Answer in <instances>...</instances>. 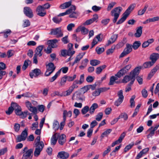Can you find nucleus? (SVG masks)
Instances as JSON below:
<instances>
[{
  "label": "nucleus",
  "instance_id": "obj_60",
  "mask_svg": "<svg viewBox=\"0 0 159 159\" xmlns=\"http://www.w3.org/2000/svg\"><path fill=\"white\" fill-rule=\"evenodd\" d=\"M71 50L72 49L70 48H69V49L67 50V55L72 56L73 55L75 54V51H71Z\"/></svg>",
  "mask_w": 159,
  "mask_h": 159
},
{
  "label": "nucleus",
  "instance_id": "obj_39",
  "mask_svg": "<svg viewBox=\"0 0 159 159\" xmlns=\"http://www.w3.org/2000/svg\"><path fill=\"white\" fill-rule=\"evenodd\" d=\"M53 127L55 131L59 129V122L57 120H54L53 124Z\"/></svg>",
  "mask_w": 159,
  "mask_h": 159
},
{
  "label": "nucleus",
  "instance_id": "obj_25",
  "mask_svg": "<svg viewBox=\"0 0 159 159\" xmlns=\"http://www.w3.org/2000/svg\"><path fill=\"white\" fill-rule=\"evenodd\" d=\"M47 66H48L47 68V70L53 72L56 68V67L54 64L51 62H49Z\"/></svg>",
  "mask_w": 159,
  "mask_h": 159
},
{
  "label": "nucleus",
  "instance_id": "obj_1",
  "mask_svg": "<svg viewBox=\"0 0 159 159\" xmlns=\"http://www.w3.org/2000/svg\"><path fill=\"white\" fill-rule=\"evenodd\" d=\"M40 137L38 136L35 140L36 143H35L34 146L35 147V150L34 152V155L35 157H38L40 154L44 147V144L43 141H40Z\"/></svg>",
  "mask_w": 159,
  "mask_h": 159
},
{
  "label": "nucleus",
  "instance_id": "obj_47",
  "mask_svg": "<svg viewBox=\"0 0 159 159\" xmlns=\"http://www.w3.org/2000/svg\"><path fill=\"white\" fill-rule=\"evenodd\" d=\"M89 111V107L88 106H86L82 109L81 112L82 114L84 115L86 113Z\"/></svg>",
  "mask_w": 159,
  "mask_h": 159
},
{
  "label": "nucleus",
  "instance_id": "obj_63",
  "mask_svg": "<svg viewBox=\"0 0 159 159\" xmlns=\"http://www.w3.org/2000/svg\"><path fill=\"white\" fill-rule=\"evenodd\" d=\"M101 8V7H98L96 5L93 6L92 8V10L95 12H97L100 10Z\"/></svg>",
  "mask_w": 159,
  "mask_h": 159
},
{
  "label": "nucleus",
  "instance_id": "obj_45",
  "mask_svg": "<svg viewBox=\"0 0 159 159\" xmlns=\"http://www.w3.org/2000/svg\"><path fill=\"white\" fill-rule=\"evenodd\" d=\"M11 105L12 107L13 110H15V111L21 107L19 105L16 103L12 102L11 104Z\"/></svg>",
  "mask_w": 159,
  "mask_h": 159
},
{
  "label": "nucleus",
  "instance_id": "obj_36",
  "mask_svg": "<svg viewBox=\"0 0 159 159\" xmlns=\"http://www.w3.org/2000/svg\"><path fill=\"white\" fill-rule=\"evenodd\" d=\"M100 61L97 60H92L90 61V64L92 66H95L100 64Z\"/></svg>",
  "mask_w": 159,
  "mask_h": 159
},
{
  "label": "nucleus",
  "instance_id": "obj_53",
  "mask_svg": "<svg viewBox=\"0 0 159 159\" xmlns=\"http://www.w3.org/2000/svg\"><path fill=\"white\" fill-rule=\"evenodd\" d=\"M28 110L34 114H36L37 113V109L35 107L32 106Z\"/></svg>",
  "mask_w": 159,
  "mask_h": 159
},
{
  "label": "nucleus",
  "instance_id": "obj_14",
  "mask_svg": "<svg viewBox=\"0 0 159 159\" xmlns=\"http://www.w3.org/2000/svg\"><path fill=\"white\" fill-rule=\"evenodd\" d=\"M141 68V67L140 66L135 67L131 71L130 75H132V77L135 78L136 76L139 75Z\"/></svg>",
  "mask_w": 159,
  "mask_h": 159
},
{
  "label": "nucleus",
  "instance_id": "obj_59",
  "mask_svg": "<svg viewBox=\"0 0 159 159\" xmlns=\"http://www.w3.org/2000/svg\"><path fill=\"white\" fill-rule=\"evenodd\" d=\"M20 125L18 123H15L14 125V129L16 132H18L20 129Z\"/></svg>",
  "mask_w": 159,
  "mask_h": 159
},
{
  "label": "nucleus",
  "instance_id": "obj_17",
  "mask_svg": "<svg viewBox=\"0 0 159 159\" xmlns=\"http://www.w3.org/2000/svg\"><path fill=\"white\" fill-rule=\"evenodd\" d=\"M85 53L82 52L80 53L76 57L74 61L72 64V66H73L75 64L79 62L80 60L83 57Z\"/></svg>",
  "mask_w": 159,
  "mask_h": 159
},
{
  "label": "nucleus",
  "instance_id": "obj_10",
  "mask_svg": "<svg viewBox=\"0 0 159 159\" xmlns=\"http://www.w3.org/2000/svg\"><path fill=\"white\" fill-rule=\"evenodd\" d=\"M37 14L40 16L43 17L46 15V11L41 5L37 7L36 9Z\"/></svg>",
  "mask_w": 159,
  "mask_h": 159
},
{
  "label": "nucleus",
  "instance_id": "obj_8",
  "mask_svg": "<svg viewBox=\"0 0 159 159\" xmlns=\"http://www.w3.org/2000/svg\"><path fill=\"white\" fill-rule=\"evenodd\" d=\"M23 12L25 15L29 18H32L33 17L34 15L33 11L29 7H24Z\"/></svg>",
  "mask_w": 159,
  "mask_h": 159
},
{
  "label": "nucleus",
  "instance_id": "obj_35",
  "mask_svg": "<svg viewBox=\"0 0 159 159\" xmlns=\"http://www.w3.org/2000/svg\"><path fill=\"white\" fill-rule=\"evenodd\" d=\"M112 131L111 129H108L103 132L102 134L101 137L102 138H103L105 136H107L108 134L111 133Z\"/></svg>",
  "mask_w": 159,
  "mask_h": 159
},
{
  "label": "nucleus",
  "instance_id": "obj_4",
  "mask_svg": "<svg viewBox=\"0 0 159 159\" xmlns=\"http://www.w3.org/2000/svg\"><path fill=\"white\" fill-rule=\"evenodd\" d=\"M27 131V129H25L22 132L21 134L17 136L16 139V143L20 142L26 139L28 136Z\"/></svg>",
  "mask_w": 159,
  "mask_h": 159
},
{
  "label": "nucleus",
  "instance_id": "obj_33",
  "mask_svg": "<svg viewBox=\"0 0 159 159\" xmlns=\"http://www.w3.org/2000/svg\"><path fill=\"white\" fill-rule=\"evenodd\" d=\"M126 73L123 70L121 69L115 75V76H117L118 78H120L123 75H125Z\"/></svg>",
  "mask_w": 159,
  "mask_h": 159
},
{
  "label": "nucleus",
  "instance_id": "obj_40",
  "mask_svg": "<svg viewBox=\"0 0 159 159\" xmlns=\"http://www.w3.org/2000/svg\"><path fill=\"white\" fill-rule=\"evenodd\" d=\"M148 7V5H146L143 9H140L139 10L138 12V15L141 16L143 15L145 12Z\"/></svg>",
  "mask_w": 159,
  "mask_h": 159
},
{
  "label": "nucleus",
  "instance_id": "obj_28",
  "mask_svg": "<svg viewBox=\"0 0 159 159\" xmlns=\"http://www.w3.org/2000/svg\"><path fill=\"white\" fill-rule=\"evenodd\" d=\"M118 79V78L116 76H112L110 77V82L109 83V85H112L114 83H118L117 82H116V81Z\"/></svg>",
  "mask_w": 159,
  "mask_h": 159
},
{
  "label": "nucleus",
  "instance_id": "obj_18",
  "mask_svg": "<svg viewBox=\"0 0 159 159\" xmlns=\"http://www.w3.org/2000/svg\"><path fill=\"white\" fill-rule=\"evenodd\" d=\"M58 143L61 145H63L66 142V136L64 134H62L58 136Z\"/></svg>",
  "mask_w": 159,
  "mask_h": 159
},
{
  "label": "nucleus",
  "instance_id": "obj_48",
  "mask_svg": "<svg viewBox=\"0 0 159 159\" xmlns=\"http://www.w3.org/2000/svg\"><path fill=\"white\" fill-rule=\"evenodd\" d=\"M118 117L119 119L123 118L125 120H127L128 118L127 114L125 112L121 113Z\"/></svg>",
  "mask_w": 159,
  "mask_h": 159
},
{
  "label": "nucleus",
  "instance_id": "obj_20",
  "mask_svg": "<svg viewBox=\"0 0 159 159\" xmlns=\"http://www.w3.org/2000/svg\"><path fill=\"white\" fill-rule=\"evenodd\" d=\"M118 34H113L111 36V38L108 40V43L107 45L108 46L113 43L118 38Z\"/></svg>",
  "mask_w": 159,
  "mask_h": 159
},
{
  "label": "nucleus",
  "instance_id": "obj_52",
  "mask_svg": "<svg viewBox=\"0 0 159 159\" xmlns=\"http://www.w3.org/2000/svg\"><path fill=\"white\" fill-rule=\"evenodd\" d=\"M79 84V81L78 80H75L73 82L72 85L70 86V87L73 90L74 89L78 88V86L77 84Z\"/></svg>",
  "mask_w": 159,
  "mask_h": 159
},
{
  "label": "nucleus",
  "instance_id": "obj_6",
  "mask_svg": "<svg viewBox=\"0 0 159 159\" xmlns=\"http://www.w3.org/2000/svg\"><path fill=\"white\" fill-rule=\"evenodd\" d=\"M126 48L119 56V58L124 57L129 54L132 51V49L131 45L129 43H127L126 44Z\"/></svg>",
  "mask_w": 159,
  "mask_h": 159
},
{
  "label": "nucleus",
  "instance_id": "obj_49",
  "mask_svg": "<svg viewBox=\"0 0 159 159\" xmlns=\"http://www.w3.org/2000/svg\"><path fill=\"white\" fill-rule=\"evenodd\" d=\"M103 114L102 112L98 113L96 116V120L98 121H100L103 117Z\"/></svg>",
  "mask_w": 159,
  "mask_h": 159
},
{
  "label": "nucleus",
  "instance_id": "obj_24",
  "mask_svg": "<svg viewBox=\"0 0 159 159\" xmlns=\"http://www.w3.org/2000/svg\"><path fill=\"white\" fill-rule=\"evenodd\" d=\"M89 62V60L87 58H85L81 61V65L79 66V67L81 70H83L87 66Z\"/></svg>",
  "mask_w": 159,
  "mask_h": 159
},
{
  "label": "nucleus",
  "instance_id": "obj_37",
  "mask_svg": "<svg viewBox=\"0 0 159 159\" xmlns=\"http://www.w3.org/2000/svg\"><path fill=\"white\" fill-rule=\"evenodd\" d=\"M153 65L154 64L151 62V61H147L143 63V66L145 68H147L150 67Z\"/></svg>",
  "mask_w": 159,
  "mask_h": 159
},
{
  "label": "nucleus",
  "instance_id": "obj_41",
  "mask_svg": "<svg viewBox=\"0 0 159 159\" xmlns=\"http://www.w3.org/2000/svg\"><path fill=\"white\" fill-rule=\"evenodd\" d=\"M73 90L70 87L68 90L62 92L63 95L64 96H67L70 95L73 91Z\"/></svg>",
  "mask_w": 159,
  "mask_h": 159
},
{
  "label": "nucleus",
  "instance_id": "obj_26",
  "mask_svg": "<svg viewBox=\"0 0 159 159\" xmlns=\"http://www.w3.org/2000/svg\"><path fill=\"white\" fill-rule=\"evenodd\" d=\"M72 2L70 1L69 2H66L61 4L59 7L61 9H64L69 7L71 5Z\"/></svg>",
  "mask_w": 159,
  "mask_h": 159
},
{
  "label": "nucleus",
  "instance_id": "obj_29",
  "mask_svg": "<svg viewBox=\"0 0 159 159\" xmlns=\"http://www.w3.org/2000/svg\"><path fill=\"white\" fill-rule=\"evenodd\" d=\"M141 43L140 41H135L132 45V47L134 49H137L141 45Z\"/></svg>",
  "mask_w": 159,
  "mask_h": 159
},
{
  "label": "nucleus",
  "instance_id": "obj_62",
  "mask_svg": "<svg viewBox=\"0 0 159 159\" xmlns=\"http://www.w3.org/2000/svg\"><path fill=\"white\" fill-rule=\"evenodd\" d=\"M81 31L82 34H87L89 31L88 29H86L84 27H83L81 28Z\"/></svg>",
  "mask_w": 159,
  "mask_h": 159
},
{
  "label": "nucleus",
  "instance_id": "obj_51",
  "mask_svg": "<svg viewBox=\"0 0 159 159\" xmlns=\"http://www.w3.org/2000/svg\"><path fill=\"white\" fill-rule=\"evenodd\" d=\"M135 98V96H133L130 99V107L131 108L134 107L135 106V102L134 100Z\"/></svg>",
  "mask_w": 159,
  "mask_h": 159
},
{
  "label": "nucleus",
  "instance_id": "obj_64",
  "mask_svg": "<svg viewBox=\"0 0 159 159\" xmlns=\"http://www.w3.org/2000/svg\"><path fill=\"white\" fill-rule=\"evenodd\" d=\"M13 109L11 105V107H9L7 111H6V113L8 115L11 114L13 111Z\"/></svg>",
  "mask_w": 159,
  "mask_h": 159
},
{
  "label": "nucleus",
  "instance_id": "obj_61",
  "mask_svg": "<svg viewBox=\"0 0 159 159\" xmlns=\"http://www.w3.org/2000/svg\"><path fill=\"white\" fill-rule=\"evenodd\" d=\"M111 150V148L110 146H108L107 148V149L104 151L102 154L103 157H104Z\"/></svg>",
  "mask_w": 159,
  "mask_h": 159
},
{
  "label": "nucleus",
  "instance_id": "obj_54",
  "mask_svg": "<svg viewBox=\"0 0 159 159\" xmlns=\"http://www.w3.org/2000/svg\"><path fill=\"white\" fill-rule=\"evenodd\" d=\"M67 81H72L75 79L76 77V75H74L73 76L65 75Z\"/></svg>",
  "mask_w": 159,
  "mask_h": 159
},
{
  "label": "nucleus",
  "instance_id": "obj_12",
  "mask_svg": "<svg viewBox=\"0 0 159 159\" xmlns=\"http://www.w3.org/2000/svg\"><path fill=\"white\" fill-rule=\"evenodd\" d=\"M159 126V125H156L154 127H151L147 130L150 131V133L147 136L148 138L152 137L155 134V131L157 129Z\"/></svg>",
  "mask_w": 159,
  "mask_h": 159
},
{
  "label": "nucleus",
  "instance_id": "obj_23",
  "mask_svg": "<svg viewBox=\"0 0 159 159\" xmlns=\"http://www.w3.org/2000/svg\"><path fill=\"white\" fill-rule=\"evenodd\" d=\"M59 135V134L56 133L53 134L51 138V144L52 145H55L57 142L58 138L57 136L58 137Z\"/></svg>",
  "mask_w": 159,
  "mask_h": 159
},
{
  "label": "nucleus",
  "instance_id": "obj_46",
  "mask_svg": "<svg viewBox=\"0 0 159 159\" xmlns=\"http://www.w3.org/2000/svg\"><path fill=\"white\" fill-rule=\"evenodd\" d=\"M70 14L69 17L71 18H76L79 15L78 12L77 11H72Z\"/></svg>",
  "mask_w": 159,
  "mask_h": 159
},
{
  "label": "nucleus",
  "instance_id": "obj_44",
  "mask_svg": "<svg viewBox=\"0 0 159 159\" xmlns=\"http://www.w3.org/2000/svg\"><path fill=\"white\" fill-rule=\"evenodd\" d=\"M121 147V144H120L119 146L116 147L115 149L113 150L110 153L111 156H115L116 155L115 152H117L120 148Z\"/></svg>",
  "mask_w": 159,
  "mask_h": 159
},
{
  "label": "nucleus",
  "instance_id": "obj_32",
  "mask_svg": "<svg viewBox=\"0 0 159 159\" xmlns=\"http://www.w3.org/2000/svg\"><path fill=\"white\" fill-rule=\"evenodd\" d=\"M60 70H58L55 74V75L50 78L49 79V80L50 82H52L55 80L57 77L60 75Z\"/></svg>",
  "mask_w": 159,
  "mask_h": 159
},
{
  "label": "nucleus",
  "instance_id": "obj_58",
  "mask_svg": "<svg viewBox=\"0 0 159 159\" xmlns=\"http://www.w3.org/2000/svg\"><path fill=\"white\" fill-rule=\"evenodd\" d=\"M14 51L12 50H9L7 52V55L8 58H10L14 55Z\"/></svg>",
  "mask_w": 159,
  "mask_h": 159
},
{
  "label": "nucleus",
  "instance_id": "obj_27",
  "mask_svg": "<svg viewBox=\"0 0 159 159\" xmlns=\"http://www.w3.org/2000/svg\"><path fill=\"white\" fill-rule=\"evenodd\" d=\"M98 107V105L96 103H93L89 108V113L92 114L94 112L95 110Z\"/></svg>",
  "mask_w": 159,
  "mask_h": 159
},
{
  "label": "nucleus",
  "instance_id": "obj_2",
  "mask_svg": "<svg viewBox=\"0 0 159 159\" xmlns=\"http://www.w3.org/2000/svg\"><path fill=\"white\" fill-rule=\"evenodd\" d=\"M135 6V4L130 5L123 14L122 17L117 22L116 24L117 25L120 24L126 20L131 11L134 9Z\"/></svg>",
  "mask_w": 159,
  "mask_h": 159
},
{
  "label": "nucleus",
  "instance_id": "obj_38",
  "mask_svg": "<svg viewBox=\"0 0 159 159\" xmlns=\"http://www.w3.org/2000/svg\"><path fill=\"white\" fill-rule=\"evenodd\" d=\"M58 16V15L57 16L54 17L52 18L53 21L57 24H59L62 20V18Z\"/></svg>",
  "mask_w": 159,
  "mask_h": 159
},
{
  "label": "nucleus",
  "instance_id": "obj_57",
  "mask_svg": "<svg viewBox=\"0 0 159 159\" xmlns=\"http://www.w3.org/2000/svg\"><path fill=\"white\" fill-rule=\"evenodd\" d=\"M94 79V77L89 75L86 78V80L87 82L90 83L93 81Z\"/></svg>",
  "mask_w": 159,
  "mask_h": 159
},
{
  "label": "nucleus",
  "instance_id": "obj_19",
  "mask_svg": "<svg viewBox=\"0 0 159 159\" xmlns=\"http://www.w3.org/2000/svg\"><path fill=\"white\" fill-rule=\"evenodd\" d=\"M143 28V27L141 26L136 28V32L134 34V36L135 37L139 38L141 36L142 33Z\"/></svg>",
  "mask_w": 159,
  "mask_h": 159
},
{
  "label": "nucleus",
  "instance_id": "obj_16",
  "mask_svg": "<svg viewBox=\"0 0 159 159\" xmlns=\"http://www.w3.org/2000/svg\"><path fill=\"white\" fill-rule=\"evenodd\" d=\"M44 46L43 45H39L38 46L35 51V53L34 55H36L39 57H41L42 55V53L41 52Z\"/></svg>",
  "mask_w": 159,
  "mask_h": 159
},
{
  "label": "nucleus",
  "instance_id": "obj_50",
  "mask_svg": "<svg viewBox=\"0 0 159 159\" xmlns=\"http://www.w3.org/2000/svg\"><path fill=\"white\" fill-rule=\"evenodd\" d=\"M30 61L29 60H25L24 63V65L22 66V69L23 70H25L28 67L29 63H30Z\"/></svg>",
  "mask_w": 159,
  "mask_h": 159
},
{
  "label": "nucleus",
  "instance_id": "obj_21",
  "mask_svg": "<svg viewBox=\"0 0 159 159\" xmlns=\"http://www.w3.org/2000/svg\"><path fill=\"white\" fill-rule=\"evenodd\" d=\"M59 40L57 39H53L50 40L48 41V43L49 46L52 48H54L57 47L56 43H57Z\"/></svg>",
  "mask_w": 159,
  "mask_h": 159
},
{
  "label": "nucleus",
  "instance_id": "obj_13",
  "mask_svg": "<svg viewBox=\"0 0 159 159\" xmlns=\"http://www.w3.org/2000/svg\"><path fill=\"white\" fill-rule=\"evenodd\" d=\"M69 157V154L67 152L62 151L59 152L57 155V157L62 159H67Z\"/></svg>",
  "mask_w": 159,
  "mask_h": 159
},
{
  "label": "nucleus",
  "instance_id": "obj_5",
  "mask_svg": "<svg viewBox=\"0 0 159 159\" xmlns=\"http://www.w3.org/2000/svg\"><path fill=\"white\" fill-rule=\"evenodd\" d=\"M50 34L56 35L57 38L61 37L63 35L61 27L52 29Z\"/></svg>",
  "mask_w": 159,
  "mask_h": 159
},
{
  "label": "nucleus",
  "instance_id": "obj_30",
  "mask_svg": "<svg viewBox=\"0 0 159 159\" xmlns=\"http://www.w3.org/2000/svg\"><path fill=\"white\" fill-rule=\"evenodd\" d=\"M132 76L131 75H126L125 76L122 80V82L124 83H126L132 79Z\"/></svg>",
  "mask_w": 159,
  "mask_h": 159
},
{
  "label": "nucleus",
  "instance_id": "obj_34",
  "mask_svg": "<svg viewBox=\"0 0 159 159\" xmlns=\"http://www.w3.org/2000/svg\"><path fill=\"white\" fill-rule=\"evenodd\" d=\"M106 67V65H103L97 67L96 69V73L97 74H100L102 70L105 68Z\"/></svg>",
  "mask_w": 159,
  "mask_h": 159
},
{
  "label": "nucleus",
  "instance_id": "obj_9",
  "mask_svg": "<svg viewBox=\"0 0 159 159\" xmlns=\"http://www.w3.org/2000/svg\"><path fill=\"white\" fill-rule=\"evenodd\" d=\"M33 149H30L24 153L22 159H31L33 156Z\"/></svg>",
  "mask_w": 159,
  "mask_h": 159
},
{
  "label": "nucleus",
  "instance_id": "obj_7",
  "mask_svg": "<svg viewBox=\"0 0 159 159\" xmlns=\"http://www.w3.org/2000/svg\"><path fill=\"white\" fill-rule=\"evenodd\" d=\"M118 98L115 102V105L117 107L119 106L122 102L124 99V96L123 95V91L122 90H120L117 93Z\"/></svg>",
  "mask_w": 159,
  "mask_h": 159
},
{
  "label": "nucleus",
  "instance_id": "obj_15",
  "mask_svg": "<svg viewBox=\"0 0 159 159\" xmlns=\"http://www.w3.org/2000/svg\"><path fill=\"white\" fill-rule=\"evenodd\" d=\"M159 58V54L156 53H153L151 54L150 56V59L151 60V62L154 64L157 60Z\"/></svg>",
  "mask_w": 159,
  "mask_h": 159
},
{
  "label": "nucleus",
  "instance_id": "obj_22",
  "mask_svg": "<svg viewBox=\"0 0 159 159\" xmlns=\"http://www.w3.org/2000/svg\"><path fill=\"white\" fill-rule=\"evenodd\" d=\"M158 69H159V65L156 66L151 70L148 75V78L150 79Z\"/></svg>",
  "mask_w": 159,
  "mask_h": 159
},
{
  "label": "nucleus",
  "instance_id": "obj_31",
  "mask_svg": "<svg viewBox=\"0 0 159 159\" xmlns=\"http://www.w3.org/2000/svg\"><path fill=\"white\" fill-rule=\"evenodd\" d=\"M72 116V111H68V112L67 111L65 110L63 111V119H64V117H65L66 120V116L68 117H71Z\"/></svg>",
  "mask_w": 159,
  "mask_h": 159
},
{
  "label": "nucleus",
  "instance_id": "obj_11",
  "mask_svg": "<svg viewBox=\"0 0 159 159\" xmlns=\"http://www.w3.org/2000/svg\"><path fill=\"white\" fill-rule=\"evenodd\" d=\"M41 73L40 70L38 68H36L32 70V72L30 73V76L31 78L34 77H37Z\"/></svg>",
  "mask_w": 159,
  "mask_h": 159
},
{
  "label": "nucleus",
  "instance_id": "obj_55",
  "mask_svg": "<svg viewBox=\"0 0 159 159\" xmlns=\"http://www.w3.org/2000/svg\"><path fill=\"white\" fill-rule=\"evenodd\" d=\"M67 80V79L65 76L62 78L60 83L61 86H64Z\"/></svg>",
  "mask_w": 159,
  "mask_h": 159
},
{
  "label": "nucleus",
  "instance_id": "obj_42",
  "mask_svg": "<svg viewBox=\"0 0 159 159\" xmlns=\"http://www.w3.org/2000/svg\"><path fill=\"white\" fill-rule=\"evenodd\" d=\"M134 145V142H132L131 143L129 144L128 145L126 146L124 149V152L125 153L130 149Z\"/></svg>",
  "mask_w": 159,
  "mask_h": 159
},
{
  "label": "nucleus",
  "instance_id": "obj_3",
  "mask_svg": "<svg viewBox=\"0 0 159 159\" xmlns=\"http://www.w3.org/2000/svg\"><path fill=\"white\" fill-rule=\"evenodd\" d=\"M122 9L121 7H119L114 8L111 11V15L112 16H114L113 20V23H115L116 22Z\"/></svg>",
  "mask_w": 159,
  "mask_h": 159
},
{
  "label": "nucleus",
  "instance_id": "obj_43",
  "mask_svg": "<svg viewBox=\"0 0 159 159\" xmlns=\"http://www.w3.org/2000/svg\"><path fill=\"white\" fill-rule=\"evenodd\" d=\"M95 51L98 54H100L104 51V48L97 47L96 48Z\"/></svg>",
  "mask_w": 159,
  "mask_h": 159
},
{
  "label": "nucleus",
  "instance_id": "obj_56",
  "mask_svg": "<svg viewBox=\"0 0 159 159\" xmlns=\"http://www.w3.org/2000/svg\"><path fill=\"white\" fill-rule=\"evenodd\" d=\"M116 4V3L114 2H112L109 4L107 8V11H110Z\"/></svg>",
  "mask_w": 159,
  "mask_h": 159
}]
</instances>
